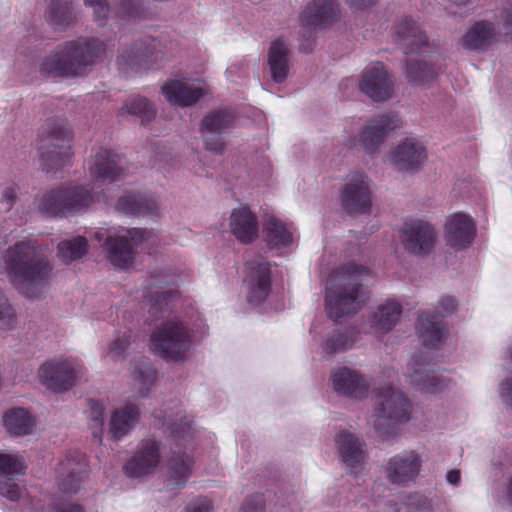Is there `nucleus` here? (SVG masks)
<instances>
[{
	"mask_svg": "<svg viewBox=\"0 0 512 512\" xmlns=\"http://www.w3.org/2000/svg\"><path fill=\"white\" fill-rule=\"evenodd\" d=\"M176 298L173 288L153 282L136 291L131 302L137 301L152 317L163 319L149 336V349L168 363H185L194 349L192 315L177 310Z\"/></svg>",
	"mask_w": 512,
	"mask_h": 512,
	"instance_id": "1",
	"label": "nucleus"
},
{
	"mask_svg": "<svg viewBox=\"0 0 512 512\" xmlns=\"http://www.w3.org/2000/svg\"><path fill=\"white\" fill-rule=\"evenodd\" d=\"M4 269L12 285L29 299L38 298L47 287L52 267L34 239L19 241L4 255Z\"/></svg>",
	"mask_w": 512,
	"mask_h": 512,
	"instance_id": "2",
	"label": "nucleus"
},
{
	"mask_svg": "<svg viewBox=\"0 0 512 512\" xmlns=\"http://www.w3.org/2000/svg\"><path fill=\"white\" fill-rule=\"evenodd\" d=\"M369 274L368 269L351 263L333 271L325 298L326 310L330 318L337 321L357 312L366 300L363 285Z\"/></svg>",
	"mask_w": 512,
	"mask_h": 512,
	"instance_id": "3",
	"label": "nucleus"
},
{
	"mask_svg": "<svg viewBox=\"0 0 512 512\" xmlns=\"http://www.w3.org/2000/svg\"><path fill=\"white\" fill-rule=\"evenodd\" d=\"M153 417L158 422L156 425L162 428L172 441L168 470L175 477L174 480L189 477L193 466V458L190 454L193 436L192 419L186 415L182 407L176 404L165 411L164 415L161 411L154 412Z\"/></svg>",
	"mask_w": 512,
	"mask_h": 512,
	"instance_id": "4",
	"label": "nucleus"
},
{
	"mask_svg": "<svg viewBox=\"0 0 512 512\" xmlns=\"http://www.w3.org/2000/svg\"><path fill=\"white\" fill-rule=\"evenodd\" d=\"M104 50V44L95 39L67 41L44 57L40 72L51 77L81 76Z\"/></svg>",
	"mask_w": 512,
	"mask_h": 512,
	"instance_id": "5",
	"label": "nucleus"
},
{
	"mask_svg": "<svg viewBox=\"0 0 512 512\" xmlns=\"http://www.w3.org/2000/svg\"><path fill=\"white\" fill-rule=\"evenodd\" d=\"M410 403L406 396L391 386L379 388L375 394L373 412L368 423L378 436L387 438L394 427L408 421Z\"/></svg>",
	"mask_w": 512,
	"mask_h": 512,
	"instance_id": "6",
	"label": "nucleus"
},
{
	"mask_svg": "<svg viewBox=\"0 0 512 512\" xmlns=\"http://www.w3.org/2000/svg\"><path fill=\"white\" fill-rule=\"evenodd\" d=\"M149 232L138 228L100 229L94 238L107 249L110 263L121 270L129 269L135 259V247L148 239Z\"/></svg>",
	"mask_w": 512,
	"mask_h": 512,
	"instance_id": "7",
	"label": "nucleus"
},
{
	"mask_svg": "<svg viewBox=\"0 0 512 512\" xmlns=\"http://www.w3.org/2000/svg\"><path fill=\"white\" fill-rule=\"evenodd\" d=\"M39 147L40 164L47 173L56 172L71 163L72 137L62 122L49 120Z\"/></svg>",
	"mask_w": 512,
	"mask_h": 512,
	"instance_id": "8",
	"label": "nucleus"
},
{
	"mask_svg": "<svg viewBox=\"0 0 512 512\" xmlns=\"http://www.w3.org/2000/svg\"><path fill=\"white\" fill-rule=\"evenodd\" d=\"M106 201L97 191H89L83 186L60 187L42 196L38 207L51 216H66L86 210L94 201Z\"/></svg>",
	"mask_w": 512,
	"mask_h": 512,
	"instance_id": "9",
	"label": "nucleus"
},
{
	"mask_svg": "<svg viewBox=\"0 0 512 512\" xmlns=\"http://www.w3.org/2000/svg\"><path fill=\"white\" fill-rule=\"evenodd\" d=\"M82 372L74 358H56L43 363L38 370L40 383L49 391L59 393L70 389Z\"/></svg>",
	"mask_w": 512,
	"mask_h": 512,
	"instance_id": "10",
	"label": "nucleus"
},
{
	"mask_svg": "<svg viewBox=\"0 0 512 512\" xmlns=\"http://www.w3.org/2000/svg\"><path fill=\"white\" fill-rule=\"evenodd\" d=\"M87 169L97 189L121 179L124 175L122 159L102 146L93 149L91 158L87 162Z\"/></svg>",
	"mask_w": 512,
	"mask_h": 512,
	"instance_id": "11",
	"label": "nucleus"
},
{
	"mask_svg": "<svg viewBox=\"0 0 512 512\" xmlns=\"http://www.w3.org/2000/svg\"><path fill=\"white\" fill-rule=\"evenodd\" d=\"M400 238L404 249L417 256L429 254L435 245L436 232L431 224L422 220L404 222Z\"/></svg>",
	"mask_w": 512,
	"mask_h": 512,
	"instance_id": "12",
	"label": "nucleus"
},
{
	"mask_svg": "<svg viewBox=\"0 0 512 512\" xmlns=\"http://www.w3.org/2000/svg\"><path fill=\"white\" fill-rule=\"evenodd\" d=\"M341 202L349 214L367 213L372 204L368 177L361 173L351 175L342 190Z\"/></svg>",
	"mask_w": 512,
	"mask_h": 512,
	"instance_id": "13",
	"label": "nucleus"
},
{
	"mask_svg": "<svg viewBox=\"0 0 512 512\" xmlns=\"http://www.w3.org/2000/svg\"><path fill=\"white\" fill-rule=\"evenodd\" d=\"M396 115H381L369 121L355 138L354 146L367 153L375 152L387 135L398 127Z\"/></svg>",
	"mask_w": 512,
	"mask_h": 512,
	"instance_id": "14",
	"label": "nucleus"
},
{
	"mask_svg": "<svg viewBox=\"0 0 512 512\" xmlns=\"http://www.w3.org/2000/svg\"><path fill=\"white\" fill-rule=\"evenodd\" d=\"M167 101L176 106H191L207 93V85L198 79H172L162 86Z\"/></svg>",
	"mask_w": 512,
	"mask_h": 512,
	"instance_id": "15",
	"label": "nucleus"
},
{
	"mask_svg": "<svg viewBox=\"0 0 512 512\" xmlns=\"http://www.w3.org/2000/svg\"><path fill=\"white\" fill-rule=\"evenodd\" d=\"M245 284L247 300L253 304H260L269 295L271 288L269 263L255 259L246 263Z\"/></svg>",
	"mask_w": 512,
	"mask_h": 512,
	"instance_id": "16",
	"label": "nucleus"
},
{
	"mask_svg": "<svg viewBox=\"0 0 512 512\" xmlns=\"http://www.w3.org/2000/svg\"><path fill=\"white\" fill-rule=\"evenodd\" d=\"M359 88L371 99L384 101L392 96L393 80L388 75L384 66L377 62L368 65L364 69Z\"/></svg>",
	"mask_w": 512,
	"mask_h": 512,
	"instance_id": "17",
	"label": "nucleus"
},
{
	"mask_svg": "<svg viewBox=\"0 0 512 512\" xmlns=\"http://www.w3.org/2000/svg\"><path fill=\"white\" fill-rule=\"evenodd\" d=\"M160 462V442L154 439L142 440L139 447L125 464L128 477L145 476L153 472Z\"/></svg>",
	"mask_w": 512,
	"mask_h": 512,
	"instance_id": "18",
	"label": "nucleus"
},
{
	"mask_svg": "<svg viewBox=\"0 0 512 512\" xmlns=\"http://www.w3.org/2000/svg\"><path fill=\"white\" fill-rule=\"evenodd\" d=\"M404 375L412 384L432 393L439 392L448 386L445 378L427 369V356L423 353L412 357Z\"/></svg>",
	"mask_w": 512,
	"mask_h": 512,
	"instance_id": "19",
	"label": "nucleus"
},
{
	"mask_svg": "<svg viewBox=\"0 0 512 512\" xmlns=\"http://www.w3.org/2000/svg\"><path fill=\"white\" fill-rule=\"evenodd\" d=\"M166 53L162 43L154 38H145L136 44L135 50L131 53H124L120 56L121 65L146 66L149 68L158 67V63L165 59Z\"/></svg>",
	"mask_w": 512,
	"mask_h": 512,
	"instance_id": "20",
	"label": "nucleus"
},
{
	"mask_svg": "<svg viewBox=\"0 0 512 512\" xmlns=\"http://www.w3.org/2000/svg\"><path fill=\"white\" fill-rule=\"evenodd\" d=\"M422 462V457L417 452L403 451L385 461L383 469L391 480L414 479L419 476Z\"/></svg>",
	"mask_w": 512,
	"mask_h": 512,
	"instance_id": "21",
	"label": "nucleus"
},
{
	"mask_svg": "<svg viewBox=\"0 0 512 512\" xmlns=\"http://www.w3.org/2000/svg\"><path fill=\"white\" fill-rule=\"evenodd\" d=\"M393 37L405 54L419 53L426 46L427 36L411 17L401 18L395 25Z\"/></svg>",
	"mask_w": 512,
	"mask_h": 512,
	"instance_id": "22",
	"label": "nucleus"
},
{
	"mask_svg": "<svg viewBox=\"0 0 512 512\" xmlns=\"http://www.w3.org/2000/svg\"><path fill=\"white\" fill-rule=\"evenodd\" d=\"M333 389L347 397L362 399L368 393L365 379L355 370L339 367L330 376Z\"/></svg>",
	"mask_w": 512,
	"mask_h": 512,
	"instance_id": "23",
	"label": "nucleus"
},
{
	"mask_svg": "<svg viewBox=\"0 0 512 512\" xmlns=\"http://www.w3.org/2000/svg\"><path fill=\"white\" fill-rule=\"evenodd\" d=\"M336 448L340 460L351 469L359 468L367 457L364 442L356 435L346 430H341L335 438Z\"/></svg>",
	"mask_w": 512,
	"mask_h": 512,
	"instance_id": "24",
	"label": "nucleus"
},
{
	"mask_svg": "<svg viewBox=\"0 0 512 512\" xmlns=\"http://www.w3.org/2000/svg\"><path fill=\"white\" fill-rule=\"evenodd\" d=\"M339 13L335 0H311L301 14L303 26L323 28L333 23Z\"/></svg>",
	"mask_w": 512,
	"mask_h": 512,
	"instance_id": "25",
	"label": "nucleus"
},
{
	"mask_svg": "<svg viewBox=\"0 0 512 512\" xmlns=\"http://www.w3.org/2000/svg\"><path fill=\"white\" fill-rule=\"evenodd\" d=\"M475 236V224L464 213L451 215L445 224V238L447 243L457 249L471 244Z\"/></svg>",
	"mask_w": 512,
	"mask_h": 512,
	"instance_id": "26",
	"label": "nucleus"
},
{
	"mask_svg": "<svg viewBox=\"0 0 512 512\" xmlns=\"http://www.w3.org/2000/svg\"><path fill=\"white\" fill-rule=\"evenodd\" d=\"M426 158L425 148L415 139H405L391 153V160L399 170H416Z\"/></svg>",
	"mask_w": 512,
	"mask_h": 512,
	"instance_id": "27",
	"label": "nucleus"
},
{
	"mask_svg": "<svg viewBox=\"0 0 512 512\" xmlns=\"http://www.w3.org/2000/svg\"><path fill=\"white\" fill-rule=\"evenodd\" d=\"M140 418V409L137 405L127 403L115 409L109 420L108 433L111 439L121 440L129 435Z\"/></svg>",
	"mask_w": 512,
	"mask_h": 512,
	"instance_id": "28",
	"label": "nucleus"
},
{
	"mask_svg": "<svg viewBox=\"0 0 512 512\" xmlns=\"http://www.w3.org/2000/svg\"><path fill=\"white\" fill-rule=\"evenodd\" d=\"M267 63L272 80L283 83L291 67V50L284 39L279 38L271 43Z\"/></svg>",
	"mask_w": 512,
	"mask_h": 512,
	"instance_id": "29",
	"label": "nucleus"
},
{
	"mask_svg": "<svg viewBox=\"0 0 512 512\" xmlns=\"http://www.w3.org/2000/svg\"><path fill=\"white\" fill-rule=\"evenodd\" d=\"M224 113L213 111L202 120L201 132L206 148L216 153L224 149Z\"/></svg>",
	"mask_w": 512,
	"mask_h": 512,
	"instance_id": "30",
	"label": "nucleus"
},
{
	"mask_svg": "<svg viewBox=\"0 0 512 512\" xmlns=\"http://www.w3.org/2000/svg\"><path fill=\"white\" fill-rule=\"evenodd\" d=\"M89 471L86 456L78 451L67 453L55 467L58 480H83L89 476Z\"/></svg>",
	"mask_w": 512,
	"mask_h": 512,
	"instance_id": "31",
	"label": "nucleus"
},
{
	"mask_svg": "<svg viewBox=\"0 0 512 512\" xmlns=\"http://www.w3.org/2000/svg\"><path fill=\"white\" fill-rule=\"evenodd\" d=\"M117 209L129 215L154 217L158 214L159 206L152 196L126 194L118 200Z\"/></svg>",
	"mask_w": 512,
	"mask_h": 512,
	"instance_id": "32",
	"label": "nucleus"
},
{
	"mask_svg": "<svg viewBox=\"0 0 512 512\" xmlns=\"http://www.w3.org/2000/svg\"><path fill=\"white\" fill-rule=\"evenodd\" d=\"M495 27L487 21H479L472 25L462 37V46L467 50L484 51L495 39Z\"/></svg>",
	"mask_w": 512,
	"mask_h": 512,
	"instance_id": "33",
	"label": "nucleus"
},
{
	"mask_svg": "<svg viewBox=\"0 0 512 512\" xmlns=\"http://www.w3.org/2000/svg\"><path fill=\"white\" fill-rule=\"evenodd\" d=\"M231 230L241 242H251L258 232V224L255 216L247 208H239L231 214Z\"/></svg>",
	"mask_w": 512,
	"mask_h": 512,
	"instance_id": "34",
	"label": "nucleus"
},
{
	"mask_svg": "<svg viewBox=\"0 0 512 512\" xmlns=\"http://www.w3.org/2000/svg\"><path fill=\"white\" fill-rule=\"evenodd\" d=\"M418 334L426 347H437L444 337V326L437 315L423 313L418 319Z\"/></svg>",
	"mask_w": 512,
	"mask_h": 512,
	"instance_id": "35",
	"label": "nucleus"
},
{
	"mask_svg": "<svg viewBox=\"0 0 512 512\" xmlns=\"http://www.w3.org/2000/svg\"><path fill=\"white\" fill-rule=\"evenodd\" d=\"M402 307L395 299H388L380 304L372 316V326L381 332L390 331L399 321Z\"/></svg>",
	"mask_w": 512,
	"mask_h": 512,
	"instance_id": "36",
	"label": "nucleus"
},
{
	"mask_svg": "<svg viewBox=\"0 0 512 512\" xmlns=\"http://www.w3.org/2000/svg\"><path fill=\"white\" fill-rule=\"evenodd\" d=\"M3 424L10 435L23 436L32 433L35 420L27 410L13 408L4 414Z\"/></svg>",
	"mask_w": 512,
	"mask_h": 512,
	"instance_id": "37",
	"label": "nucleus"
},
{
	"mask_svg": "<svg viewBox=\"0 0 512 512\" xmlns=\"http://www.w3.org/2000/svg\"><path fill=\"white\" fill-rule=\"evenodd\" d=\"M131 377L140 396L148 394L156 379V370L146 358L136 361L131 368Z\"/></svg>",
	"mask_w": 512,
	"mask_h": 512,
	"instance_id": "38",
	"label": "nucleus"
},
{
	"mask_svg": "<svg viewBox=\"0 0 512 512\" xmlns=\"http://www.w3.org/2000/svg\"><path fill=\"white\" fill-rule=\"evenodd\" d=\"M440 71V67L428 64L426 60L409 58L406 66L407 79L417 85H424L433 79Z\"/></svg>",
	"mask_w": 512,
	"mask_h": 512,
	"instance_id": "39",
	"label": "nucleus"
},
{
	"mask_svg": "<svg viewBox=\"0 0 512 512\" xmlns=\"http://www.w3.org/2000/svg\"><path fill=\"white\" fill-rule=\"evenodd\" d=\"M74 18L72 0H50L48 20L55 29H64Z\"/></svg>",
	"mask_w": 512,
	"mask_h": 512,
	"instance_id": "40",
	"label": "nucleus"
},
{
	"mask_svg": "<svg viewBox=\"0 0 512 512\" xmlns=\"http://www.w3.org/2000/svg\"><path fill=\"white\" fill-rule=\"evenodd\" d=\"M265 233L268 243L273 247L287 246L292 242V233L289 227L273 216L265 222Z\"/></svg>",
	"mask_w": 512,
	"mask_h": 512,
	"instance_id": "41",
	"label": "nucleus"
},
{
	"mask_svg": "<svg viewBox=\"0 0 512 512\" xmlns=\"http://www.w3.org/2000/svg\"><path fill=\"white\" fill-rule=\"evenodd\" d=\"M120 115H131L138 117L143 123L149 122L155 115L154 106L145 98L132 96L125 102L119 111Z\"/></svg>",
	"mask_w": 512,
	"mask_h": 512,
	"instance_id": "42",
	"label": "nucleus"
},
{
	"mask_svg": "<svg viewBox=\"0 0 512 512\" xmlns=\"http://www.w3.org/2000/svg\"><path fill=\"white\" fill-rule=\"evenodd\" d=\"M86 251L87 241L81 236L64 240L58 244V257L65 263H70L81 258Z\"/></svg>",
	"mask_w": 512,
	"mask_h": 512,
	"instance_id": "43",
	"label": "nucleus"
},
{
	"mask_svg": "<svg viewBox=\"0 0 512 512\" xmlns=\"http://www.w3.org/2000/svg\"><path fill=\"white\" fill-rule=\"evenodd\" d=\"M27 465L24 458L14 452H0V476H22Z\"/></svg>",
	"mask_w": 512,
	"mask_h": 512,
	"instance_id": "44",
	"label": "nucleus"
},
{
	"mask_svg": "<svg viewBox=\"0 0 512 512\" xmlns=\"http://www.w3.org/2000/svg\"><path fill=\"white\" fill-rule=\"evenodd\" d=\"M132 343V331L126 329L115 336L109 343L107 350V357L111 359H122L126 350Z\"/></svg>",
	"mask_w": 512,
	"mask_h": 512,
	"instance_id": "45",
	"label": "nucleus"
},
{
	"mask_svg": "<svg viewBox=\"0 0 512 512\" xmlns=\"http://www.w3.org/2000/svg\"><path fill=\"white\" fill-rule=\"evenodd\" d=\"M89 418L93 436L101 441L104 425V406L97 401H90Z\"/></svg>",
	"mask_w": 512,
	"mask_h": 512,
	"instance_id": "46",
	"label": "nucleus"
},
{
	"mask_svg": "<svg viewBox=\"0 0 512 512\" xmlns=\"http://www.w3.org/2000/svg\"><path fill=\"white\" fill-rule=\"evenodd\" d=\"M354 339L348 332H334L325 342V349L329 353H337L351 348Z\"/></svg>",
	"mask_w": 512,
	"mask_h": 512,
	"instance_id": "47",
	"label": "nucleus"
},
{
	"mask_svg": "<svg viewBox=\"0 0 512 512\" xmlns=\"http://www.w3.org/2000/svg\"><path fill=\"white\" fill-rule=\"evenodd\" d=\"M15 325V313L4 296H0V329L9 330Z\"/></svg>",
	"mask_w": 512,
	"mask_h": 512,
	"instance_id": "48",
	"label": "nucleus"
},
{
	"mask_svg": "<svg viewBox=\"0 0 512 512\" xmlns=\"http://www.w3.org/2000/svg\"><path fill=\"white\" fill-rule=\"evenodd\" d=\"M84 4L93 9L94 19L99 25H104V20L111 15V10L106 4V0H83Z\"/></svg>",
	"mask_w": 512,
	"mask_h": 512,
	"instance_id": "49",
	"label": "nucleus"
},
{
	"mask_svg": "<svg viewBox=\"0 0 512 512\" xmlns=\"http://www.w3.org/2000/svg\"><path fill=\"white\" fill-rule=\"evenodd\" d=\"M119 13L122 18H138L143 15L144 10L140 0H124Z\"/></svg>",
	"mask_w": 512,
	"mask_h": 512,
	"instance_id": "50",
	"label": "nucleus"
},
{
	"mask_svg": "<svg viewBox=\"0 0 512 512\" xmlns=\"http://www.w3.org/2000/svg\"><path fill=\"white\" fill-rule=\"evenodd\" d=\"M430 510V505L425 499L414 500L413 498H409V502L407 504H402L398 508H392L393 512H428Z\"/></svg>",
	"mask_w": 512,
	"mask_h": 512,
	"instance_id": "51",
	"label": "nucleus"
},
{
	"mask_svg": "<svg viewBox=\"0 0 512 512\" xmlns=\"http://www.w3.org/2000/svg\"><path fill=\"white\" fill-rule=\"evenodd\" d=\"M0 495L10 501H17L21 496V488L17 482H0Z\"/></svg>",
	"mask_w": 512,
	"mask_h": 512,
	"instance_id": "52",
	"label": "nucleus"
},
{
	"mask_svg": "<svg viewBox=\"0 0 512 512\" xmlns=\"http://www.w3.org/2000/svg\"><path fill=\"white\" fill-rule=\"evenodd\" d=\"M186 512H213L212 501L206 497H200L187 506Z\"/></svg>",
	"mask_w": 512,
	"mask_h": 512,
	"instance_id": "53",
	"label": "nucleus"
},
{
	"mask_svg": "<svg viewBox=\"0 0 512 512\" xmlns=\"http://www.w3.org/2000/svg\"><path fill=\"white\" fill-rule=\"evenodd\" d=\"M52 512H85L84 508L76 503L60 499L52 508Z\"/></svg>",
	"mask_w": 512,
	"mask_h": 512,
	"instance_id": "54",
	"label": "nucleus"
},
{
	"mask_svg": "<svg viewBox=\"0 0 512 512\" xmlns=\"http://www.w3.org/2000/svg\"><path fill=\"white\" fill-rule=\"evenodd\" d=\"M506 34L512 37V2L506 3L500 15Z\"/></svg>",
	"mask_w": 512,
	"mask_h": 512,
	"instance_id": "55",
	"label": "nucleus"
},
{
	"mask_svg": "<svg viewBox=\"0 0 512 512\" xmlns=\"http://www.w3.org/2000/svg\"><path fill=\"white\" fill-rule=\"evenodd\" d=\"M264 507V499L262 495H254L246 500L243 510L244 512H261Z\"/></svg>",
	"mask_w": 512,
	"mask_h": 512,
	"instance_id": "56",
	"label": "nucleus"
},
{
	"mask_svg": "<svg viewBox=\"0 0 512 512\" xmlns=\"http://www.w3.org/2000/svg\"><path fill=\"white\" fill-rule=\"evenodd\" d=\"M500 396L503 402L512 409V376L502 384Z\"/></svg>",
	"mask_w": 512,
	"mask_h": 512,
	"instance_id": "57",
	"label": "nucleus"
},
{
	"mask_svg": "<svg viewBox=\"0 0 512 512\" xmlns=\"http://www.w3.org/2000/svg\"><path fill=\"white\" fill-rule=\"evenodd\" d=\"M440 307L442 308L443 313L451 314L456 310L457 303L456 300L451 296H444L439 301Z\"/></svg>",
	"mask_w": 512,
	"mask_h": 512,
	"instance_id": "58",
	"label": "nucleus"
},
{
	"mask_svg": "<svg viewBox=\"0 0 512 512\" xmlns=\"http://www.w3.org/2000/svg\"><path fill=\"white\" fill-rule=\"evenodd\" d=\"M16 198V188L13 186L7 187L3 193V202L6 203V208L10 209L13 206Z\"/></svg>",
	"mask_w": 512,
	"mask_h": 512,
	"instance_id": "59",
	"label": "nucleus"
},
{
	"mask_svg": "<svg viewBox=\"0 0 512 512\" xmlns=\"http://www.w3.org/2000/svg\"><path fill=\"white\" fill-rule=\"evenodd\" d=\"M503 503L512 507V482H509L506 494L503 496Z\"/></svg>",
	"mask_w": 512,
	"mask_h": 512,
	"instance_id": "60",
	"label": "nucleus"
},
{
	"mask_svg": "<svg viewBox=\"0 0 512 512\" xmlns=\"http://www.w3.org/2000/svg\"><path fill=\"white\" fill-rule=\"evenodd\" d=\"M352 5L358 7H366L375 3L376 0H349Z\"/></svg>",
	"mask_w": 512,
	"mask_h": 512,
	"instance_id": "61",
	"label": "nucleus"
},
{
	"mask_svg": "<svg viewBox=\"0 0 512 512\" xmlns=\"http://www.w3.org/2000/svg\"><path fill=\"white\" fill-rule=\"evenodd\" d=\"M461 472L457 469H452L448 471L446 475V480H460Z\"/></svg>",
	"mask_w": 512,
	"mask_h": 512,
	"instance_id": "62",
	"label": "nucleus"
},
{
	"mask_svg": "<svg viewBox=\"0 0 512 512\" xmlns=\"http://www.w3.org/2000/svg\"><path fill=\"white\" fill-rule=\"evenodd\" d=\"M74 483L75 482H67V481L60 482L59 489L62 490V491H65L68 488H70Z\"/></svg>",
	"mask_w": 512,
	"mask_h": 512,
	"instance_id": "63",
	"label": "nucleus"
},
{
	"mask_svg": "<svg viewBox=\"0 0 512 512\" xmlns=\"http://www.w3.org/2000/svg\"><path fill=\"white\" fill-rule=\"evenodd\" d=\"M506 357L512 359V344L506 350Z\"/></svg>",
	"mask_w": 512,
	"mask_h": 512,
	"instance_id": "64",
	"label": "nucleus"
}]
</instances>
